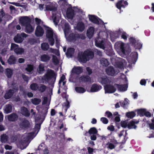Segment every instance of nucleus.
Instances as JSON below:
<instances>
[{"label": "nucleus", "mask_w": 154, "mask_h": 154, "mask_svg": "<svg viewBox=\"0 0 154 154\" xmlns=\"http://www.w3.org/2000/svg\"><path fill=\"white\" fill-rule=\"evenodd\" d=\"M38 118H37L35 120L36 123H38L36 125V129L37 131V132L35 134V132H32L31 133L25 134L23 137V138L19 142L20 144L21 145L23 148H25L28 145L30 142L31 140L32 139L33 137L35 136L38 132L40 129L41 124L43 121V119H41L39 120V122H38L39 120Z\"/></svg>", "instance_id": "1"}, {"label": "nucleus", "mask_w": 154, "mask_h": 154, "mask_svg": "<svg viewBox=\"0 0 154 154\" xmlns=\"http://www.w3.org/2000/svg\"><path fill=\"white\" fill-rule=\"evenodd\" d=\"M94 57V52L91 49H87L83 52L81 51L78 53V59L80 62L85 63L90 59H92Z\"/></svg>", "instance_id": "2"}, {"label": "nucleus", "mask_w": 154, "mask_h": 154, "mask_svg": "<svg viewBox=\"0 0 154 154\" xmlns=\"http://www.w3.org/2000/svg\"><path fill=\"white\" fill-rule=\"evenodd\" d=\"M57 75L54 71L52 69L48 70L46 73L43 76L42 79L49 83V84L53 85L56 81Z\"/></svg>", "instance_id": "3"}, {"label": "nucleus", "mask_w": 154, "mask_h": 154, "mask_svg": "<svg viewBox=\"0 0 154 154\" xmlns=\"http://www.w3.org/2000/svg\"><path fill=\"white\" fill-rule=\"evenodd\" d=\"M79 38L84 40L85 38V37L83 34H79L77 32H72L70 33L68 38L69 42L74 43Z\"/></svg>", "instance_id": "4"}, {"label": "nucleus", "mask_w": 154, "mask_h": 154, "mask_svg": "<svg viewBox=\"0 0 154 154\" xmlns=\"http://www.w3.org/2000/svg\"><path fill=\"white\" fill-rule=\"evenodd\" d=\"M31 20L29 17H21L19 19V22L21 25L25 26L31 23Z\"/></svg>", "instance_id": "5"}, {"label": "nucleus", "mask_w": 154, "mask_h": 154, "mask_svg": "<svg viewBox=\"0 0 154 154\" xmlns=\"http://www.w3.org/2000/svg\"><path fill=\"white\" fill-rule=\"evenodd\" d=\"M128 5V3L127 1L120 0L116 4V7L120 10L121 12L122 11V8H125V7Z\"/></svg>", "instance_id": "6"}, {"label": "nucleus", "mask_w": 154, "mask_h": 154, "mask_svg": "<svg viewBox=\"0 0 154 154\" xmlns=\"http://www.w3.org/2000/svg\"><path fill=\"white\" fill-rule=\"evenodd\" d=\"M105 93H112L116 90L115 87L110 84H107L104 86Z\"/></svg>", "instance_id": "7"}, {"label": "nucleus", "mask_w": 154, "mask_h": 154, "mask_svg": "<svg viewBox=\"0 0 154 154\" xmlns=\"http://www.w3.org/2000/svg\"><path fill=\"white\" fill-rule=\"evenodd\" d=\"M105 71L106 74L109 76H113L116 74V71L112 66H108L106 69Z\"/></svg>", "instance_id": "8"}, {"label": "nucleus", "mask_w": 154, "mask_h": 154, "mask_svg": "<svg viewBox=\"0 0 154 154\" xmlns=\"http://www.w3.org/2000/svg\"><path fill=\"white\" fill-rule=\"evenodd\" d=\"M44 33V31L43 28L40 25H37L36 27L35 35L36 37H41L42 36Z\"/></svg>", "instance_id": "9"}, {"label": "nucleus", "mask_w": 154, "mask_h": 154, "mask_svg": "<svg viewBox=\"0 0 154 154\" xmlns=\"http://www.w3.org/2000/svg\"><path fill=\"white\" fill-rule=\"evenodd\" d=\"M124 46V43L121 41L117 42L114 45V46L116 48L118 49H120L122 53L124 54H125V51Z\"/></svg>", "instance_id": "10"}, {"label": "nucleus", "mask_w": 154, "mask_h": 154, "mask_svg": "<svg viewBox=\"0 0 154 154\" xmlns=\"http://www.w3.org/2000/svg\"><path fill=\"white\" fill-rule=\"evenodd\" d=\"M19 125L20 128L24 129L29 127L30 124L27 120L23 119L21 120Z\"/></svg>", "instance_id": "11"}, {"label": "nucleus", "mask_w": 154, "mask_h": 154, "mask_svg": "<svg viewBox=\"0 0 154 154\" xmlns=\"http://www.w3.org/2000/svg\"><path fill=\"white\" fill-rule=\"evenodd\" d=\"M83 71L82 67L74 66L72 68V73L79 75Z\"/></svg>", "instance_id": "12"}, {"label": "nucleus", "mask_w": 154, "mask_h": 154, "mask_svg": "<svg viewBox=\"0 0 154 154\" xmlns=\"http://www.w3.org/2000/svg\"><path fill=\"white\" fill-rule=\"evenodd\" d=\"M89 20L92 23L97 24H99V22L98 19V18L94 15L89 14L88 15ZM99 19H100L99 18Z\"/></svg>", "instance_id": "13"}, {"label": "nucleus", "mask_w": 154, "mask_h": 154, "mask_svg": "<svg viewBox=\"0 0 154 154\" xmlns=\"http://www.w3.org/2000/svg\"><path fill=\"white\" fill-rule=\"evenodd\" d=\"M114 86L116 87L119 91H125L127 90L128 86L126 85H120L115 84Z\"/></svg>", "instance_id": "14"}, {"label": "nucleus", "mask_w": 154, "mask_h": 154, "mask_svg": "<svg viewBox=\"0 0 154 154\" xmlns=\"http://www.w3.org/2000/svg\"><path fill=\"white\" fill-rule=\"evenodd\" d=\"M102 87L101 86L96 84H93L91 88L90 91L91 92H96L100 90Z\"/></svg>", "instance_id": "15"}, {"label": "nucleus", "mask_w": 154, "mask_h": 154, "mask_svg": "<svg viewBox=\"0 0 154 154\" xmlns=\"http://www.w3.org/2000/svg\"><path fill=\"white\" fill-rule=\"evenodd\" d=\"M7 118L9 121L15 122L17 120L18 116L15 113H12L7 116Z\"/></svg>", "instance_id": "16"}, {"label": "nucleus", "mask_w": 154, "mask_h": 154, "mask_svg": "<svg viewBox=\"0 0 154 154\" xmlns=\"http://www.w3.org/2000/svg\"><path fill=\"white\" fill-rule=\"evenodd\" d=\"M94 32V27H90L87 31V35L88 37L90 38L93 36Z\"/></svg>", "instance_id": "17"}, {"label": "nucleus", "mask_w": 154, "mask_h": 154, "mask_svg": "<svg viewBox=\"0 0 154 154\" xmlns=\"http://www.w3.org/2000/svg\"><path fill=\"white\" fill-rule=\"evenodd\" d=\"M16 58L14 55H11L8 60V62L9 65H11L14 64L16 63L17 62Z\"/></svg>", "instance_id": "18"}, {"label": "nucleus", "mask_w": 154, "mask_h": 154, "mask_svg": "<svg viewBox=\"0 0 154 154\" xmlns=\"http://www.w3.org/2000/svg\"><path fill=\"white\" fill-rule=\"evenodd\" d=\"M66 15L69 18H72L74 14V10L71 8H68L66 11Z\"/></svg>", "instance_id": "19"}, {"label": "nucleus", "mask_w": 154, "mask_h": 154, "mask_svg": "<svg viewBox=\"0 0 154 154\" xmlns=\"http://www.w3.org/2000/svg\"><path fill=\"white\" fill-rule=\"evenodd\" d=\"M44 27L46 28V34L47 38H48L53 37V32L51 29L46 26H44Z\"/></svg>", "instance_id": "20"}, {"label": "nucleus", "mask_w": 154, "mask_h": 154, "mask_svg": "<svg viewBox=\"0 0 154 154\" xmlns=\"http://www.w3.org/2000/svg\"><path fill=\"white\" fill-rule=\"evenodd\" d=\"M95 45L98 47L102 48L103 49L105 48L104 42L103 40L101 41H98L95 40Z\"/></svg>", "instance_id": "21"}, {"label": "nucleus", "mask_w": 154, "mask_h": 154, "mask_svg": "<svg viewBox=\"0 0 154 154\" xmlns=\"http://www.w3.org/2000/svg\"><path fill=\"white\" fill-rule=\"evenodd\" d=\"M50 59V57L48 55L46 54H43L41 55L40 57V60L45 62H48Z\"/></svg>", "instance_id": "22"}, {"label": "nucleus", "mask_w": 154, "mask_h": 154, "mask_svg": "<svg viewBox=\"0 0 154 154\" xmlns=\"http://www.w3.org/2000/svg\"><path fill=\"white\" fill-rule=\"evenodd\" d=\"M13 69L8 68L5 69V73L8 78H10L13 75Z\"/></svg>", "instance_id": "23"}, {"label": "nucleus", "mask_w": 154, "mask_h": 154, "mask_svg": "<svg viewBox=\"0 0 154 154\" xmlns=\"http://www.w3.org/2000/svg\"><path fill=\"white\" fill-rule=\"evenodd\" d=\"M25 32L28 33H30L32 32L34 29V27H33L30 23L25 26Z\"/></svg>", "instance_id": "24"}, {"label": "nucleus", "mask_w": 154, "mask_h": 154, "mask_svg": "<svg viewBox=\"0 0 154 154\" xmlns=\"http://www.w3.org/2000/svg\"><path fill=\"white\" fill-rule=\"evenodd\" d=\"M21 113L25 116L28 117L30 113L27 109L25 107H22L21 108Z\"/></svg>", "instance_id": "25"}, {"label": "nucleus", "mask_w": 154, "mask_h": 154, "mask_svg": "<svg viewBox=\"0 0 154 154\" xmlns=\"http://www.w3.org/2000/svg\"><path fill=\"white\" fill-rule=\"evenodd\" d=\"M77 30L80 32H82L85 29V26L84 23L82 22H79L77 26Z\"/></svg>", "instance_id": "26"}, {"label": "nucleus", "mask_w": 154, "mask_h": 154, "mask_svg": "<svg viewBox=\"0 0 154 154\" xmlns=\"http://www.w3.org/2000/svg\"><path fill=\"white\" fill-rule=\"evenodd\" d=\"M100 82L102 85H106L109 83L110 81L106 76L101 77L100 79Z\"/></svg>", "instance_id": "27"}, {"label": "nucleus", "mask_w": 154, "mask_h": 154, "mask_svg": "<svg viewBox=\"0 0 154 154\" xmlns=\"http://www.w3.org/2000/svg\"><path fill=\"white\" fill-rule=\"evenodd\" d=\"M70 26L69 24L68 23H66L64 24V32L65 35H68L69 34L70 30Z\"/></svg>", "instance_id": "28"}, {"label": "nucleus", "mask_w": 154, "mask_h": 154, "mask_svg": "<svg viewBox=\"0 0 154 154\" xmlns=\"http://www.w3.org/2000/svg\"><path fill=\"white\" fill-rule=\"evenodd\" d=\"M75 49L73 48H69L67 49V52L66 53L67 57H72L74 52Z\"/></svg>", "instance_id": "29"}, {"label": "nucleus", "mask_w": 154, "mask_h": 154, "mask_svg": "<svg viewBox=\"0 0 154 154\" xmlns=\"http://www.w3.org/2000/svg\"><path fill=\"white\" fill-rule=\"evenodd\" d=\"M80 80L84 82H88L91 81V78L88 75H83L79 78Z\"/></svg>", "instance_id": "30"}, {"label": "nucleus", "mask_w": 154, "mask_h": 154, "mask_svg": "<svg viewBox=\"0 0 154 154\" xmlns=\"http://www.w3.org/2000/svg\"><path fill=\"white\" fill-rule=\"evenodd\" d=\"M138 57V54L137 52H132L130 55V57L132 60L135 63Z\"/></svg>", "instance_id": "31"}, {"label": "nucleus", "mask_w": 154, "mask_h": 154, "mask_svg": "<svg viewBox=\"0 0 154 154\" xmlns=\"http://www.w3.org/2000/svg\"><path fill=\"white\" fill-rule=\"evenodd\" d=\"M25 70L29 74H31L34 70V66L33 65L28 64L25 69Z\"/></svg>", "instance_id": "32"}, {"label": "nucleus", "mask_w": 154, "mask_h": 154, "mask_svg": "<svg viewBox=\"0 0 154 154\" xmlns=\"http://www.w3.org/2000/svg\"><path fill=\"white\" fill-rule=\"evenodd\" d=\"M51 97H44L43 100L42 102L43 105L46 104V106H49L51 101Z\"/></svg>", "instance_id": "33"}, {"label": "nucleus", "mask_w": 154, "mask_h": 154, "mask_svg": "<svg viewBox=\"0 0 154 154\" xmlns=\"http://www.w3.org/2000/svg\"><path fill=\"white\" fill-rule=\"evenodd\" d=\"M14 40L15 42L16 43H20L22 42L23 39L20 35L18 34L14 37Z\"/></svg>", "instance_id": "34"}, {"label": "nucleus", "mask_w": 154, "mask_h": 154, "mask_svg": "<svg viewBox=\"0 0 154 154\" xmlns=\"http://www.w3.org/2000/svg\"><path fill=\"white\" fill-rule=\"evenodd\" d=\"M49 45L48 43L46 42H44L41 45V48L44 51H47L49 48Z\"/></svg>", "instance_id": "35"}, {"label": "nucleus", "mask_w": 154, "mask_h": 154, "mask_svg": "<svg viewBox=\"0 0 154 154\" xmlns=\"http://www.w3.org/2000/svg\"><path fill=\"white\" fill-rule=\"evenodd\" d=\"M76 91L79 93H83L86 91V89L84 88L81 87H75Z\"/></svg>", "instance_id": "36"}, {"label": "nucleus", "mask_w": 154, "mask_h": 154, "mask_svg": "<svg viewBox=\"0 0 154 154\" xmlns=\"http://www.w3.org/2000/svg\"><path fill=\"white\" fill-rule=\"evenodd\" d=\"M12 110V107L11 105L10 104H7L5 106L4 109L5 112L7 113L11 112Z\"/></svg>", "instance_id": "37"}, {"label": "nucleus", "mask_w": 154, "mask_h": 154, "mask_svg": "<svg viewBox=\"0 0 154 154\" xmlns=\"http://www.w3.org/2000/svg\"><path fill=\"white\" fill-rule=\"evenodd\" d=\"M14 93V91L13 89H10L6 91L4 96H13Z\"/></svg>", "instance_id": "38"}, {"label": "nucleus", "mask_w": 154, "mask_h": 154, "mask_svg": "<svg viewBox=\"0 0 154 154\" xmlns=\"http://www.w3.org/2000/svg\"><path fill=\"white\" fill-rule=\"evenodd\" d=\"M47 88V87L43 84H40L38 87V90L41 92H44L45 91Z\"/></svg>", "instance_id": "39"}, {"label": "nucleus", "mask_w": 154, "mask_h": 154, "mask_svg": "<svg viewBox=\"0 0 154 154\" xmlns=\"http://www.w3.org/2000/svg\"><path fill=\"white\" fill-rule=\"evenodd\" d=\"M8 137L5 134H3L1 136V141L2 143H5L8 140Z\"/></svg>", "instance_id": "40"}, {"label": "nucleus", "mask_w": 154, "mask_h": 154, "mask_svg": "<svg viewBox=\"0 0 154 154\" xmlns=\"http://www.w3.org/2000/svg\"><path fill=\"white\" fill-rule=\"evenodd\" d=\"M17 55L21 54L24 52V50L23 48L19 47L14 52Z\"/></svg>", "instance_id": "41"}, {"label": "nucleus", "mask_w": 154, "mask_h": 154, "mask_svg": "<svg viewBox=\"0 0 154 154\" xmlns=\"http://www.w3.org/2000/svg\"><path fill=\"white\" fill-rule=\"evenodd\" d=\"M38 85L36 83H33L30 85V89L33 91L37 90L38 88Z\"/></svg>", "instance_id": "42"}, {"label": "nucleus", "mask_w": 154, "mask_h": 154, "mask_svg": "<svg viewBox=\"0 0 154 154\" xmlns=\"http://www.w3.org/2000/svg\"><path fill=\"white\" fill-rule=\"evenodd\" d=\"M97 129L94 127L91 128L88 131V133L90 135L95 134H97Z\"/></svg>", "instance_id": "43"}, {"label": "nucleus", "mask_w": 154, "mask_h": 154, "mask_svg": "<svg viewBox=\"0 0 154 154\" xmlns=\"http://www.w3.org/2000/svg\"><path fill=\"white\" fill-rule=\"evenodd\" d=\"M136 127L137 126L135 125L134 123V121H133L130 122L128 124V128L129 129H136Z\"/></svg>", "instance_id": "44"}, {"label": "nucleus", "mask_w": 154, "mask_h": 154, "mask_svg": "<svg viewBox=\"0 0 154 154\" xmlns=\"http://www.w3.org/2000/svg\"><path fill=\"white\" fill-rule=\"evenodd\" d=\"M41 100L40 99L35 98L32 100V103L34 104L37 105L38 104L41 102Z\"/></svg>", "instance_id": "45"}, {"label": "nucleus", "mask_w": 154, "mask_h": 154, "mask_svg": "<svg viewBox=\"0 0 154 154\" xmlns=\"http://www.w3.org/2000/svg\"><path fill=\"white\" fill-rule=\"evenodd\" d=\"M45 70L44 66L42 64H40L38 66V72L39 74H42Z\"/></svg>", "instance_id": "46"}, {"label": "nucleus", "mask_w": 154, "mask_h": 154, "mask_svg": "<svg viewBox=\"0 0 154 154\" xmlns=\"http://www.w3.org/2000/svg\"><path fill=\"white\" fill-rule=\"evenodd\" d=\"M100 62L103 66H108L109 63L108 60L105 58H103L102 59Z\"/></svg>", "instance_id": "47"}, {"label": "nucleus", "mask_w": 154, "mask_h": 154, "mask_svg": "<svg viewBox=\"0 0 154 154\" xmlns=\"http://www.w3.org/2000/svg\"><path fill=\"white\" fill-rule=\"evenodd\" d=\"M129 41L130 43L131 44L132 46H134L135 44H136L137 40H136L135 38L133 37H131L129 38Z\"/></svg>", "instance_id": "48"}, {"label": "nucleus", "mask_w": 154, "mask_h": 154, "mask_svg": "<svg viewBox=\"0 0 154 154\" xmlns=\"http://www.w3.org/2000/svg\"><path fill=\"white\" fill-rule=\"evenodd\" d=\"M134 46L136 49H140L142 46V44L140 42L139 40H137Z\"/></svg>", "instance_id": "49"}, {"label": "nucleus", "mask_w": 154, "mask_h": 154, "mask_svg": "<svg viewBox=\"0 0 154 154\" xmlns=\"http://www.w3.org/2000/svg\"><path fill=\"white\" fill-rule=\"evenodd\" d=\"M136 114L134 112H127L126 114V116L128 118L131 119L133 118L135 116Z\"/></svg>", "instance_id": "50"}, {"label": "nucleus", "mask_w": 154, "mask_h": 154, "mask_svg": "<svg viewBox=\"0 0 154 154\" xmlns=\"http://www.w3.org/2000/svg\"><path fill=\"white\" fill-rule=\"evenodd\" d=\"M18 47L19 46L18 45L14 43H12L11 44V51H14V52Z\"/></svg>", "instance_id": "51"}, {"label": "nucleus", "mask_w": 154, "mask_h": 154, "mask_svg": "<svg viewBox=\"0 0 154 154\" xmlns=\"http://www.w3.org/2000/svg\"><path fill=\"white\" fill-rule=\"evenodd\" d=\"M128 35L126 33V32H122L121 37L123 39L125 40H126L127 39L128 37Z\"/></svg>", "instance_id": "52"}, {"label": "nucleus", "mask_w": 154, "mask_h": 154, "mask_svg": "<svg viewBox=\"0 0 154 154\" xmlns=\"http://www.w3.org/2000/svg\"><path fill=\"white\" fill-rule=\"evenodd\" d=\"M146 110L145 109H139L137 111L138 114L141 116L144 115Z\"/></svg>", "instance_id": "53"}, {"label": "nucleus", "mask_w": 154, "mask_h": 154, "mask_svg": "<svg viewBox=\"0 0 154 154\" xmlns=\"http://www.w3.org/2000/svg\"><path fill=\"white\" fill-rule=\"evenodd\" d=\"M48 38V41L50 45L51 46L53 45L54 43V40L53 38V37Z\"/></svg>", "instance_id": "54"}, {"label": "nucleus", "mask_w": 154, "mask_h": 154, "mask_svg": "<svg viewBox=\"0 0 154 154\" xmlns=\"http://www.w3.org/2000/svg\"><path fill=\"white\" fill-rule=\"evenodd\" d=\"M154 119H152V123H150L149 121H148L147 122L151 129H153L154 128Z\"/></svg>", "instance_id": "55"}, {"label": "nucleus", "mask_w": 154, "mask_h": 154, "mask_svg": "<svg viewBox=\"0 0 154 154\" xmlns=\"http://www.w3.org/2000/svg\"><path fill=\"white\" fill-rule=\"evenodd\" d=\"M52 61L55 64H57L59 63V61L57 57L55 55H53V56Z\"/></svg>", "instance_id": "56"}, {"label": "nucleus", "mask_w": 154, "mask_h": 154, "mask_svg": "<svg viewBox=\"0 0 154 154\" xmlns=\"http://www.w3.org/2000/svg\"><path fill=\"white\" fill-rule=\"evenodd\" d=\"M45 8L46 11H52L53 10L55 11L56 10L55 8H53L49 5H46Z\"/></svg>", "instance_id": "57"}, {"label": "nucleus", "mask_w": 154, "mask_h": 154, "mask_svg": "<svg viewBox=\"0 0 154 154\" xmlns=\"http://www.w3.org/2000/svg\"><path fill=\"white\" fill-rule=\"evenodd\" d=\"M128 124L126 121H122L121 122V126L124 128H126L127 126L128 127Z\"/></svg>", "instance_id": "58"}, {"label": "nucleus", "mask_w": 154, "mask_h": 154, "mask_svg": "<svg viewBox=\"0 0 154 154\" xmlns=\"http://www.w3.org/2000/svg\"><path fill=\"white\" fill-rule=\"evenodd\" d=\"M22 77L24 80L27 82H28L29 80V77L26 75L23 74L22 75Z\"/></svg>", "instance_id": "59"}, {"label": "nucleus", "mask_w": 154, "mask_h": 154, "mask_svg": "<svg viewBox=\"0 0 154 154\" xmlns=\"http://www.w3.org/2000/svg\"><path fill=\"white\" fill-rule=\"evenodd\" d=\"M65 79V75L63 74L62 75V76L60 78V79L59 82V86H60V84L61 82L63 81Z\"/></svg>", "instance_id": "60"}, {"label": "nucleus", "mask_w": 154, "mask_h": 154, "mask_svg": "<svg viewBox=\"0 0 154 154\" xmlns=\"http://www.w3.org/2000/svg\"><path fill=\"white\" fill-rule=\"evenodd\" d=\"M56 40V43H55V45L56 47L57 48H59L60 46V40H59L58 38L57 37H56L55 38Z\"/></svg>", "instance_id": "61"}, {"label": "nucleus", "mask_w": 154, "mask_h": 154, "mask_svg": "<svg viewBox=\"0 0 154 154\" xmlns=\"http://www.w3.org/2000/svg\"><path fill=\"white\" fill-rule=\"evenodd\" d=\"M94 52L96 54L99 55V56H102V52L101 51L97 49L95 50Z\"/></svg>", "instance_id": "62"}, {"label": "nucleus", "mask_w": 154, "mask_h": 154, "mask_svg": "<svg viewBox=\"0 0 154 154\" xmlns=\"http://www.w3.org/2000/svg\"><path fill=\"white\" fill-rule=\"evenodd\" d=\"M106 145H108V147L110 149H112L115 148V146L112 143H108L106 144Z\"/></svg>", "instance_id": "63"}, {"label": "nucleus", "mask_w": 154, "mask_h": 154, "mask_svg": "<svg viewBox=\"0 0 154 154\" xmlns=\"http://www.w3.org/2000/svg\"><path fill=\"white\" fill-rule=\"evenodd\" d=\"M35 20L36 24L37 25H39L41 22V20L40 19L36 17L35 18Z\"/></svg>", "instance_id": "64"}]
</instances>
